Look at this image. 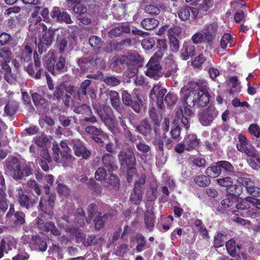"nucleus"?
Returning <instances> with one entry per match:
<instances>
[{
    "instance_id": "1",
    "label": "nucleus",
    "mask_w": 260,
    "mask_h": 260,
    "mask_svg": "<svg viewBox=\"0 0 260 260\" xmlns=\"http://www.w3.org/2000/svg\"><path fill=\"white\" fill-rule=\"evenodd\" d=\"M140 56L138 54L128 53L127 55H120L113 58L112 64L114 67L120 69L125 66L128 67L125 75L132 78L136 76L138 72V68L141 64Z\"/></svg>"
},
{
    "instance_id": "2",
    "label": "nucleus",
    "mask_w": 260,
    "mask_h": 260,
    "mask_svg": "<svg viewBox=\"0 0 260 260\" xmlns=\"http://www.w3.org/2000/svg\"><path fill=\"white\" fill-rule=\"evenodd\" d=\"M87 213L88 218L86 219L87 223H89L92 218L94 228L97 231H100L104 227L109 217V213L102 214L101 211L98 208L97 205L94 203L88 205Z\"/></svg>"
},
{
    "instance_id": "3",
    "label": "nucleus",
    "mask_w": 260,
    "mask_h": 260,
    "mask_svg": "<svg viewBox=\"0 0 260 260\" xmlns=\"http://www.w3.org/2000/svg\"><path fill=\"white\" fill-rule=\"evenodd\" d=\"M162 59V55L160 53L155 52L150 58L146 65V70L145 75L154 80H158L163 76L162 67L160 62Z\"/></svg>"
},
{
    "instance_id": "4",
    "label": "nucleus",
    "mask_w": 260,
    "mask_h": 260,
    "mask_svg": "<svg viewBox=\"0 0 260 260\" xmlns=\"http://www.w3.org/2000/svg\"><path fill=\"white\" fill-rule=\"evenodd\" d=\"M121 98L124 106L131 108L137 113H140L144 103L139 94L132 95L127 90H124L121 91Z\"/></svg>"
},
{
    "instance_id": "5",
    "label": "nucleus",
    "mask_w": 260,
    "mask_h": 260,
    "mask_svg": "<svg viewBox=\"0 0 260 260\" xmlns=\"http://www.w3.org/2000/svg\"><path fill=\"white\" fill-rule=\"evenodd\" d=\"M6 167L9 174L16 180L32 174L30 167L26 165L22 166L21 164H6Z\"/></svg>"
},
{
    "instance_id": "6",
    "label": "nucleus",
    "mask_w": 260,
    "mask_h": 260,
    "mask_svg": "<svg viewBox=\"0 0 260 260\" xmlns=\"http://www.w3.org/2000/svg\"><path fill=\"white\" fill-rule=\"evenodd\" d=\"M197 93L198 89L194 88L186 93L182 99L183 113L187 116H190L193 113L192 109L197 104Z\"/></svg>"
},
{
    "instance_id": "7",
    "label": "nucleus",
    "mask_w": 260,
    "mask_h": 260,
    "mask_svg": "<svg viewBox=\"0 0 260 260\" xmlns=\"http://www.w3.org/2000/svg\"><path fill=\"white\" fill-rule=\"evenodd\" d=\"M43 29L45 32L42 38L40 39L38 45V51L40 54L46 52L51 46L54 34L53 29L49 28L47 30V26L45 25H44Z\"/></svg>"
},
{
    "instance_id": "8",
    "label": "nucleus",
    "mask_w": 260,
    "mask_h": 260,
    "mask_svg": "<svg viewBox=\"0 0 260 260\" xmlns=\"http://www.w3.org/2000/svg\"><path fill=\"white\" fill-rule=\"evenodd\" d=\"M218 115V112L215 107H208L199 114V119L203 126H207L211 125Z\"/></svg>"
},
{
    "instance_id": "9",
    "label": "nucleus",
    "mask_w": 260,
    "mask_h": 260,
    "mask_svg": "<svg viewBox=\"0 0 260 260\" xmlns=\"http://www.w3.org/2000/svg\"><path fill=\"white\" fill-rule=\"evenodd\" d=\"M85 132L91 136L92 139L100 147L104 146V141L109 138L107 133L101 128H98L93 125L87 126L85 128Z\"/></svg>"
},
{
    "instance_id": "10",
    "label": "nucleus",
    "mask_w": 260,
    "mask_h": 260,
    "mask_svg": "<svg viewBox=\"0 0 260 260\" xmlns=\"http://www.w3.org/2000/svg\"><path fill=\"white\" fill-rule=\"evenodd\" d=\"M6 218L7 220H12L15 226H21L25 223V214L22 211H15L13 204L10 205Z\"/></svg>"
},
{
    "instance_id": "11",
    "label": "nucleus",
    "mask_w": 260,
    "mask_h": 260,
    "mask_svg": "<svg viewBox=\"0 0 260 260\" xmlns=\"http://www.w3.org/2000/svg\"><path fill=\"white\" fill-rule=\"evenodd\" d=\"M193 88L198 89V96L197 97V105L199 107H204L209 103V94L208 92L207 87L201 81L196 82Z\"/></svg>"
},
{
    "instance_id": "12",
    "label": "nucleus",
    "mask_w": 260,
    "mask_h": 260,
    "mask_svg": "<svg viewBox=\"0 0 260 260\" xmlns=\"http://www.w3.org/2000/svg\"><path fill=\"white\" fill-rule=\"evenodd\" d=\"M65 65L66 58L62 55L60 56L56 61L53 58L47 62L48 71L54 76L65 72Z\"/></svg>"
},
{
    "instance_id": "13",
    "label": "nucleus",
    "mask_w": 260,
    "mask_h": 260,
    "mask_svg": "<svg viewBox=\"0 0 260 260\" xmlns=\"http://www.w3.org/2000/svg\"><path fill=\"white\" fill-rule=\"evenodd\" d=\"M17 201L22 208L29 210L32 208L37 203L38 198H32L29 194H25L23 190L18 191L17 195Z\"/></svg>"
},
{
    "instance_id": "14",
    "label": "nucleus",
    "mask_w": 260,
    "mask_h": 260,
    "mask_svg": "<svg viewBox=\"0 0 260 260\" xmlns=\"http://www.w3.org/2000/svg\"><path fill=\"white\" fill-rule=\"evenodd\" d=\"M93 108L103 122L106 125L111 124L113 121V112L110 107L106 106L95 105Z\"/></svg>"
},
{
    "instance_id": "15",
    "label": "nucleus",
    "mask_w": 260,
    "mask_h": 260,
    "mask_svg": "<svg viewBox=\"0 0 260 260\" xmlns=\"http://www.w3.org/2000/svg\"><path fill=\"white\" fill-rule=\"evenodd\" d=\"M218 29V24L216 22L206 24L202 29V32L205 36V42L211 45L216 38Z\"/></svg>"
},
{
    "instance_id": "16",
    "label": "nucleus",
    "mask_w": 260,
    "mask_h": 260,
    "mask_svg": "<svg viewBox=\"0 0 260 260\" xmlns=\"http://www.w3.org/2000/svg\"><path fill=\"white\" fill-rule=\"evenodd\" d=\"M73 95L75 93V86L69 84L68 82H61L55 88L53 95L57 100H60L64 95V92Z\"/></svg>"
},
{
    "instance_id": "17",
    "label": "nucleus",
    "mask_w": 260,
    "mask_h": 260,
    "mask_svg": "<svg viewBox=\"0 0 260 260\" xmlns=\"http://www.w3.org/2000/svg\"><path fill=\"white\" fill-rule=\"evenodd\" d=\"M51 16L53 20L59 23L64 22L66 24L73 23L69 14L66 11L61 12L60 9L57 7L53 8L51 11Z\"/></svg>"
},
{
    "instance_id": "18",
    "label": "nucleus",
    "mask_w": 260,
    "mask_h": 260,
    "mask_svg": "<svg viewBox=\"0 0 260 260\" xmlns=\"http://www.w3.org/2000/svg\"><path fill=\"white\" fill-rule=\"evenodd\" d=\"M157 151H160L162 154L164 153V144L165 147L168 150H171L174 144V141L171 138L166 139L165 137H159L155 138L152 142Z\"/></svg>"
},
{
    "instance_id": "19",
    "label": "nucleus",
    "mask_w": 260,
    "mask_h": 260,
    "mask_svg": "<svg viewBox=\"0 0 260 260\" xmlns=\"http://www.w3.org/2000/svg\"><path fill=\"white\" fill-rule=\"evenodd\" d=\"M167 90L166 88H161L160 86L155 85L153 86L150 91V95L152 96L153 94L156 98V104L158 108L162 109L165 107L164 103V95L166 93Z\"/></svg>"
},
{
    "instance_id": "20",
    "label": "nucleus",
    "mask_w": 260,
    "mask_h": 260,
    "mask_svg": "<svg viewBox=\"0 0 260 260\" xmlns=\"http://www.w3.org/2000/svg\"><path fill=\"white\" fill-rule=\"evenodd\" d=\"M191 13L192 17L194 19H196L198 14V10L188 6L181 7L178 12V15L182 21H186L189 19Z\"/></svg>"
},
{
    "instance_id": "21",
    "label": "nucleus",
    "mask_w": 260,
    "mask_h": 260,
    "mask_svg": "<svg viewBox=\"0 0 260 260\" xmlns=\"http://www.w3.org/2000/svg\"><path fill=\"white\" fill-rule=\"evenodd\" d=\"M67 5L76 14H84L86 7L81 3V0H66Z\"/></svg>"
},
{
    "instance_id": "22",
    "label": "nucleus",
    "mask_w": 260,
    "mask_h": 260,
    "mask_svg": "<svg viewBox=\"0 0 260 260\" xmlns=\"http://www.w3.org/2000/svg\"><path fill=\"white\" fill-rule=\"evenodd\" d=\"M183 141L189 151L198 148L201 143L200 139L198 138L196 134L186 135Z\"/></svg>"
},
{
    "instance_id": "23",
    "label": "nucleus",
    "mask_w": 260,
    "mask_h": 260,
    "mask_svg": "<svg viewBox=\"0 0 260 260\" xmlns=\"http://www.w3.org/2000/svg\"><path fill=\"white\" fill-rule=\"evenodd\" d=\"M118 157L120 162H136L134 153L130 148L121 149Z\"/></svg>"
},
{
    "instance_id": "24",
    "label": "nucleus",
    "mask_w": 260,
    "mask_h": 260,
    "mask_svg": "<svg viewBox=\"0 0 260 260\" xmlns=\"http://www.w3.org/2000/svg\"><path fill=\"white\" fill-rule=\"evenodd\" d=\"M66 231L74 235L77 243H82L84 245L86 240L85 234L82 232L81 230L76 226H68L66 228Z\"/></svg>"
},
{
    "instance_id": "25",
    "label": "nucleus",
    "mask_w": 260,
    "mask_h": 260,
    "mask_svg": "<svg viewBox=\"0 0 260 260\" xmlns=\"http://www.w3.org/2000/svg\"><path fill=\"white\" fill-rule=\"evenodd\" d=\"M91 81L90 80H85L81 84L80 87L73 94L75 98H77L80 101L82 100L87 94V90L90 86Z\"/></svg>"
},
{
    "instance_id": "26",
    "label": "nucleus",
    "mask_w": 260,
    "mask_h": 260,
    "mask_svg": "<svg viewBox=\"0 0 260 260\" xmlns=\"http://www.w3.org/2000/svg\"><path fill=\"white\" fill-rule=\"evenodd\" d=\"M228 239V232L226 231L217 232L214 236L213 245L216 248L223 247Z\"/></svg>"
},
{
    "instance_id": "27",
    "label": "nucleus",
    "mask_w": 260,
    "mask_h": 260,
    "mask_svg": "<svg viewBox=\"0 0 260 260\" xmlns=\"http://www.w3.org/2000/svg\"><path fill=\"white\" fill-rule=\"evenodd\" d=\"M131 27L129 25H119L111 29L108 32V36L110 38H115L120 37L123 33L129 34Z\"/></svg>"
},
{
    "instance_id": "28",
    "label": "nucleus",
    "mask_w": 260,
    "mask_h": 260,
    "mask_svg": "<svg viewBox=\"0 0 260 260\" xmlns=\"http://www.w3.org/2000/svg\"><path fill=\"white\" fill-rule=\"evenodd\" d=\"M31 96L33 102L37 107L43 110L48 108L50 105L49 102L44 98L41 95L35 92L32 94Z\"/></svg>"
},
{
    "instance_id": "29",
    "label": "nucleus",
    "mask_w": 260,
    "mask_h": 260,
    "mask_svg": "<svg viewBox=\"0 0 260 260\" xmlns=\"http://www.w3.org/2000/svg\"><path fill=\"white\" fill-rule=\"evenodd\" d=\"M244 156L247 158V160L250 162L257 161L260 162V153L253 146H250V148L243 153Z\"/></svg>"
},
{
    "instance_id": "30",
    "label": "nucleus",
    "mask_w": 260,
    "mask_h": 260,
    "mask_svg": "<svg viewBox=\"0 0 260 260\" xmlns=\"http://www.w3.org/2000/svg\"><path fill=\"white\" fill-rule=\"evenodd\" d=\"M253 199L254 198L251 197H247L244 199L239 198H238L237 202L238 203L236 205V207L237 209V211H245L248 208H250V204H252L253 205Z\"/></svg>"
},
{
    "instance_id": "31",
    "label": "nucleus",
    "mask_w": 260,
    "mask_h": 260,
    "mask_svg": "<svg viewBox=\"0 0 260 260\" xmlns=\"http://www.w3.org/2000/svg\"><path fill=\"white\" fill-rule=\"evenodd\" d=\"M32 242L33 245L40 251H45L47 248V244L46 239L41 237L39 235H34L32 236Z\"/></svg>"
},
{
    "instance_id": "32",
    "label": "nucleus",
    "mask_w": 260,
    "mask_h": 260,
    "mask_svg": "<svg viewBox=\"0 0 260 260\" xmlns=\"http://www.w3.org/2000/svg\"><path fill=\"white\" fill-rule=\"evenodd\" d=\"M155 217L153 211H147L144 214V223L146 228L149 232H152L154 229Z\"/></svg>"
},
{
    "instance_id": "33",
    "label": "nucleus",
    "mask_w": 260,
    "mask_h": 260,
    "mask_svg": "<svg viewBox=\"0 0 260 260\" xmlns=\"http://www.w3.org/2000/svg\"><path fill=\"white\" fill-rule=\"evenodd\" d=\"M41 231L45 232H50V233L55 236H60V231L55 226V223L53 221L46 222L42 228Z\"/></svg>"
},
{
    "instance_id": "34",
    "label": "nucleus",
    "mask_w": 260,
    "mask_h": 260,
    "mask_svg": "<svg viewBox=\"0 0 260 260\" xmlns=\"http://www.w3.org/2000/svg\"><path fill=\"white\" fill-rule=\"evenodd\" d=\"M196 48L194 45L190 44H185L183 45L181 50V56L184 60H187L190 57L195 55Z\"/></svg>"
},
{
    "instance_id": "35",
    "label": "nucleus",
    "mask_w": 260,
    "mask_h": 260,
    "mask_svg": "<svg viewBox=\"0 0 260 260\" xmlns=\"http://www.w3.org/2000/svg\"><path fill=\"white\" fill-rule=\"evenodd\" d=\"M60 145L61 148V150L60 151L61 161H63L64 162L65 161H73L72 157L70 153L71 150H70L67 142L65 141H61L60 143Z\"/></svg>"
},
{
    "instance_id": "36",
    "label": "nucleus",
    "mask_w": 260,
    "mask_h": 260,
    "mask_svg": "<svg viewBox=\"0 0 260 260\" xmlns=\"http://www.w3.org/2000/svg\"><path fill=\"white\" fill-rule=\"evenodd\" d=\"M243 192V188L240 184H231L229 188H226V193L228 196H231L238 200L239 196Z\"/></svg>"
},
{
    "instance_id": "37",
    "label": "nucleus",
    "mask_w": 260,
    "mask_h": 260,
    "mask_svg": "<svg viewBox=\"0 0 260 260\" xmlns=\"http://www.w3.org/2000/svg\"><path fill=\"white\" fill-rule=\"evenodd\" d=\"M74 149L76 156H81L84 159H87L91 155V151L87 150L83 145H76Z\"/></svg>"
},
{
    "instance_id": "38",
    "label": "nucleus",
    "mask_w": 260,
    "mask_h": 260,
    "mask_svg": "<svg viewBox=\"0 0 260 260\" xmlns=\"http://www.w3.org/2000/svg\"><path fill=\"white\" fill-rule=\"evenodd\" d=\"M136 130L145 137L148 136L151 132V127L148 120L146 119L142 120L141 124L136 127Z\"/></svg>"
},
{
    "instance_id": "39",
    "label": "nucleus",
    "mask_w": 260,
    "mask_h": 260,
    "mask_svg": "<svg viewBox=\"0 0 260 260\" xmlns=\"http://www.w3.org/2000/svg\"><path fill=\"white\" fill-rule=\"evenodd\" d=\"M110 103L113 108L118 111L120 109V102L119 93L115 90H110L109 92Z\"/></svg>"
},
{
    "instance_id": "40",
    "label": "nucleus",
    "mask_w": 260,
    "mask_h": 260,
    "mask_svg": "<svg viewBox=\"0 0 260 260\" xmlns=\"http://www.w3.org/2000/svg\"><path fill=\"white\" fill-rule=\"evenodd\" d=\"M129 200L133 204L138 205L142 200V190L139 188L134 187L130 194Z\"/></svg>"
},
{
    "instance_id": "41",
    "label": "nucleus",
    "mask_w": 260,
    "mask_h": 260,
    "mask_svg": "<svg viewBox=\"0 0 260 260\" xmlns=\"http://www.w3.org/2000/svg\"><path fill=\"white\" fill-rule=\"evenodd\" d=\"M70 40L69 37L59 38L57 40L56 48L59 53L62 54L67 50Z\"/></svg>"
},
{
    "instance_id": "42",
    "label": "nucleus",
    "mask_w": 260,
    "mask_h": 260,
    "mask_svg": "<svg viewBox=\"0 0 260 260\" xmlns=\"http://www.w3.org/2000/svg\"><path fill=\"white\" fill-rule=\"evenodd\" d=\"M225 247L228 253L232 257H235L237 255L236 247L238 249L241 248V246L237 245L234 239H231L226 242Z\"/></svg>"
},
{
    "instance_id": "43",
    "label": "nucleus",
    "mask_w": 260,
    "mask_h": 260,
    "mask_svg": "<svg viewBox=\"0 0 260 260\" xmlns=\"http://www.w3.org/2000/svg\"><path fill=\"white\" fill-rule=\"evenodd\" d=\"M159 24V22L157 20L152 18H148L143 19L141 24L143 28L146 30H152L156 28Z\"/></svg>"
},
{
    "instance_id": "44",
    "label": "nucleus",
    "mask_w": 260,
    "mask_h": 260,
    "mask_svg": "<svg viewBox=\"0 0 260 260\" xmlns=\"http://www.w3.org/2000/svg\"><path fill=\"white\" fill-rule=\"evenodd\" d=\"M43 70V69L38 70V68L34 67L33 63L28 65L26 69L29 75L35 79H40L41 78Z\"/></svg>"
},
{
    "instance_id": "45",
    "label": "nucleus",
    "mask_w": 260,
    "mask_h": 260,
    "mask_svg": "<svg viewBox=\"0 0 260 260\" xmlns=\"http://www.w3.org/2000/svg\"><path fill=\"white\" fill-rule=\"evenodd\" d=\"M216 166L208 167L206 170V174L209 178H216L218 177L221 172L220 166L219 164H216Z\"/></svg>"
},
{
    "instance_id": "46",
    "label": "nucleus",
    "mask_w": 260,
    "mask_h": 260,
    "mask_svg": "<svg viewBox=\"0 0 260 260\" xmlns=\"http://www.w3.org/2000/svg\"><path fill=\"white\" fill-rule=\"evenodd\" d=\"M18 105L17 103L11 101L8 102L4 109L5 113L9 116H13L17 111Z\"/></svg>"
},
{
    "instance_id": "47",
    "label": "nucleus",
    "mask_w": 260,
    "mask_h": 260,
    "mask_svg": "<svg viewBox=\"0 0 260 260\" xmlns=\"http://www.w3.org/2000/svg\"><path fill=\"white\" fill-rule=\"evenodd\" d=\"M32 53V49L29 45H25L22 50L20 56L21 62H27L31 60Z\"/></svg>"
},
{
    "instance_id": "48",
    "label": "nucleus",
    "mask_w": 260,
    "mask_h": 260,
    "mask_svg": "<svg viewBox=\"0 0 260 260\" xmlns=\"http://www.w3.org/2000/svg\"><path fill=\"white\" fill-rule=\"evenodd\" d=\"M233 42V38L231 35L228 33H225L222 36L220 40V46L221 48L226 50V49L229 47L230 48L232 46V43Z\"/></svg>"
},
{
    "instance_id": "49",
    "label": "nucleus",
    "mask_w": 260,
    "mask_h": 260,
    "mask_svg": "<svg viewBox=\"0 0 260 260\" xmlns=\"http://www.w3.org/2000/svg\"><path fill=\"white\" fill-rule=\"evenodd\" d=\"M161 6L156 4L147 5L144 7L145 12L151 15H157L160 12Z\"/></svg>"
},
{
    "instance_id": "50",
    "label": "nucleus",
    "mask_w": 260,
    "mask_h": 260,
    "mask_svg": "<svg viewBox=\"0 0 260 260\" xmlns=\"http://www.w3.org/2000/svg\"><path fill=\"white\" fill-rule=\"evenodd\" d=\"M74 111L79 114H85L88 116L92 115V112L90 107L87 104H83L81 105L75 107Z\"/></svg>"
},
{
    "instance_id": "51",
    "label": "nucleus",
    "mask_w": 260,
    "mask_h": 260,
    "mask_svg": "<svg viewBox=\"0 0 260 260\" xmlns=\"http://www.w3.org/2000/svg\"><path fill=\"white\" fill-rule=\"evenodd\" d=\"M76 222L80 226H83L85 225L84 219L85 218V213L82 208H78L75 213Z\"/></svg>"
},
{
    "instance_id": "52",
    "label": "nucleus",
    "mask_w": 260,
    "mask_h": 260,
    "mask_svg": "<svg viewBox=\"0 0 260 260\" xmlns=\"http://www.w3.org/2000/svg\"><path fill=\"white\" fill-rule=\"evenodd\" d=\"M105 180L108 186H111L115 190L119 189L120 187L119 179L116 175L111 174L109 178H107Z\"/></svg>"
},
{
    "instance_id": "53",
    "label": "nucleus",
    "mask_w": 260,
    "mask_h": 260,
    "mask_svg": "<svg viewBox=\"0 0 260 260\" xmlns=\"http://www.w3.org/2000/svg\"><path fill=\"white\" fill-rule=\"evenodd\" d=\"M126 164L128 165V169L126 172L127 181L128 182L130 183L132 182L134 179L138 177V174L135 167L130 166V165H133V164Z\"/></svg>"
},
{
    "instance_id": "54",
    "label": "nucleus",
    "mask_w": 260,
    "mask_h": 260,
    "mask_svg": "<svg viewBox=\"0 0 260 260\" xmlns=\"http://www.w3.org/2000/svg\"><path fill=\"white\" fill-rule=\"evenodd\" d=\"M194 182L201 187L208 186L211 182L210 178L207 176L200 175L194 178Z\"/></svg>"
},
{
    "instance_id": "55",
    "label": "nucleus",
    "mask_w": 260,
    "mask_h": 260,
    "mask_svg": "<svg viewBox=\"0 0 260 260\" xmlns=\"http://www.w3.org/2000/svg\"><path fill=\"white\" fill-rule=\"evenodd\" d=\"M39 209L48 215L52 216L53 214V208L46 204V203H44L42 198H41L40 201Z\"/></svg>"
},
{
    "instance_id": "56",
    "label": "nucleus",
    "mask_w": 260,
    "mask_h": 260,
    "mask_svg": "<svg viewBox=\"0 0 260 260\" xmlns=\"http://www.w3.org/2000/svg\"><path fill=\"white\" fill-rule=\"evenodd\" d=\"M237 201L238 200L235 197L226 194V198L221 201V205L222 208L226 209L232 207L237 202Z\"/></svg>"
},
{
    "instance_id": "57",
    "label": "nucleus",
    "mask_w": 260,
    "mask_h": 260,
    "mask_svg": "<svg viewBox=\"0 0 260 260\" xmlns=\"http://www.w3.org/2000/svg\"><path fill=\"white\" fill-rule=\"evenodd\" d=\"M238 142L236 144V148L239 151L250 143L247 137L242 134H239L238 135Z\"/></svg>"
},
{
    "instance_id": "58",
    "label": "nucleus",
    "mask_w": 260,
    "mask_h": 260,
    "mask_svg": "<svg viewBox=\"0 0 260 260\" xmlns=\"http://www.w3.org/2000/svg\"><path fill=\"white\" fill-rule=\"evenodd\" d=\"M78 64L80 69L85 71L91 68L89 56L87 57H81L78 61Z\"/></svg>"
},
{
    "instance_id": "59",
    "label": "nucleus",
    "mask_w": 260,
    "mask_h": 260,
    "mask_svg": "<svg viewBox=\"0 0 260 260\" xmlns=\"http://www.w3.org/2000/svg\"><path fill=\"white\" fill-rule=\"evenodd\" d=\"M103 238L102 237L98 238L95 235H91L88 236L87 238L86 239L85 242H84L85 246H89L95 245L98 243L99 241H103Z\"/></svg>"
},
{
    "instance_id": "60",
    "label": "nucleus",
    "mask_w": 260,
    "mask_h": 260,
    "mask_svg": "<svg viewBox=\"0 0 260 260\" xmlns=\"http://www.w3.org/2000/svg\"><path fill=\"white\" fill-rule=\"evenodd\" d=\"M156 47L158 49L156 52H159L162 55V57L164 55V53L167 50V41L166 39H158L157 40Z\"/></svg>"
},
{
    "instance_id": "61",
    "label": "nucleus",
    "mask_w": 260,
    "mask_h": 260,
    "mask_svg": "<svg viewBox=\"0 0 260 260\" xmlns=\"http://www.w3.org/2000/svg\"><path fill=\"white\" fill-rule=\"evenodd\" d=\"M170 40V47L172 51L173 52H177L179 48V41L178 39L173 36H169Z\"/></svg>"
},
{
    "instance_id": "62",
    "label": "nucleus",
    "mask_w": 260,
    "mask_h": 260,
    "mask_svg": "<svg viewBox=\"0 0 260 260\" xmlns=\"http://www.w3.org/2000/svg\"><path fill=\"white\" fill-rule=\"evenodd\" d=\"M155 41L153 38H147L143 40L142 42V46L143 48L149 50L152 49L155 45Z\"/></svg>"
},
{
    "instance_id": "63",
    "label": "nucleus",
    "mask_w": 260,
    "mask_h": 260,
    "mask_svg": "<svg viewBox=\"0 0 260 260\" xmlns=\"http://www.w3.org/2000/svg\"><path fill=\"white\" fill-rule=\"evenodd\" d=\"M177 99L176 95L170 92L166 95L164 100L167 106H172L176 103Z\"/></svg>"
},
{
    "instance_id": "64",
    "label": "nucleus",
    "mask_w": 260,
    "mask_h": 260,
    "mask_svg": "<svg viewBox=\"0 0 260 260\" xmlns=\"http://www.w3.org/2000/svg\"><path fill=\"white\" fill-rule=\"evenodd\" d=\"M89 43L92 48L99 49L101 47L102 40L97 36H91L89 39Z\"/></svg>"
}]
</instances>
